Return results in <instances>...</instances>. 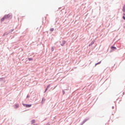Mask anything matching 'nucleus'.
<instances>
[{"mask_svg":"<svg viewBox=\"0 0 125 125\" xmlns=\"http://www.w3.org/2000/svg\"><path fill=\"white\" fill-rule=\"evenodd\" d=\"M111 49H112V50H115V49H117V48H116V47L114 46H111Z\"/></svg>","mask_w":125,"mask_h":125,"instance_id":"nucleus-4","label":"nucleus"},{"mask_svg":"<svg viewBox=\"0 0 125 125\" xmlns=\"http://www.w3.org/2000/svg\"><path fill=\"white\" fill-rule=\"evenodd\" d=\"M65 43H66V41H62V42L61 45H62V46H63L64 45V44H65Z\"/></svg>","mask_w":125,"mask_h":125,"instance_id":"nucleus-3","label":"nucleus"},{"mask_svg":"<svg viewBox=\"0 0 125 125\" xmlns=\"http://www.w3.org/2000/svg\"><path fill=\"white\" fill-rule=\"evenodd\" d=\"M123 11L124 12H125V6L123 7Z\"/></svg>","mask_w":125,"mask_h":125,"instance_id":"nucleus-9","label":"nucleus"},{"mask_svg":"<svg viewBox=\"0 0 125 125\" xmlns=\"http://www.w3.org/2000/svg\"><path fill=\"white\" fill-rule=\"evenodd\" d=\"M123 19H124V20H125V16H123Z\"/></svg>","mask_w":125,"mask_h":125,"instance_id":"nucleus-14","label":"nucleus"},{"mask_svg":"<svg viewBox=\"0 0 125 125\" xmlns=\"http://www.w3.org/2000/svg\"><path fill=\"white\" fill-rule=\"evenodd\" d=\"M50 86V85H48L47 87V88H48V87Z\"/></svg>","mask_w":125,"mask_h":125,"instance_id":"nucleus-15","label":"nucleus"},{"mask_svg":"<svg viewBox=\"0 0 125 125\" xmlns=\"http://www.w3.org/2000/svg\"><path fill=\"white\" fill-rule=\"evenodd\" d=\"M38 125V124H36V125Z\"/></svg>","mask_w":125,"mask_h":125,"instance_id":"nucleus-16","label":"nucleus"},{"mask_svg":"<svg viewBox=\"0 0 125 125\" xmlns=\"http://www.w3.org/2000/svg\"><path fill=\"white\" fill-rule=\"evenodd\" d=\"M4 19H5V17L4 16V17H3L1 19V21L2 22V21H4Z\"/></svg>","mask_w":125,"mask_h":125,"instance_id":"nucleus-6","label":"nucleus"},{"mask_svg":"<svg viewBox=\"0 0 125 125\" xmlns=\"http://www.w3.org/2000/svg\"><path fill=\"white\" fill-rule=\"evenodd\" d=\"M125 16V14H124Z\"/></svg>","mask_w":125,"mask_h":125,"instance_id":"nucleus-17","label":"nucleus"},{"mask_svg":"<svg viewBox=\"0 0 125 125\" xmlns=\"http://www.w3.org/2000/svg\"><path fill=\"white\" fill-rule=\"evenodd\" d=\"M23 106L24 107H26V108H30V107H31L32 104H23Z\"/></svg>","mask_w":125,"mask_h":125,"instance_id":"nucleus-2","label":"nucleus"},{"mask_svg":"<svg viewBox=\"0 0 125 125\" xmlns=\"http://www.w3.org/2000/svg\"><path fill=\"white\" fill-rule=\"evenodd\" d=\"M12 17V15L10 14L5 15V19H8V18H11Z\"/></svg>","mask_w":125,"mask_h":125,"instance_id":"nucleus-1","label":"nucleus"},{"mask_svg":"<svg viewBox=\"0 0 125 125\" xmlns=\"http://www.w3.org/2000/svg\"><path fill=\"white\" fill-rule=\"evenodd\" d=\"M54 48H53V47H51V51H54Z\"/></svg>","mask_w":125,"mask_h":125,"instance_id":"nucleus-10","label":"nucleus"},{"mask_svg":"<svg viewBox=\"0 0 125 125\" xmlns=\"http://www.w3.org/2000/svg\"><path fill=\"white\" fill-rule=\"evenodd\" d=\"M18 107H19V104H16L15 105V108L16 109H17V108H18Z\"/></svg>","mask_w":125,"mask_h":125,"instance_id":"nucleus-5","label":"nucleus"},{"mask_svg":"<svg viewBox=\"0 0 125 125\" xmlns=\"http://www.w3.org/2000/svg\"><path fill=\"white\" fill-rule=\"evenodd\" d=\"M50 31H51V32H53V31H54V28H51Z\"/></svg>","mask_w":125,"mask_h":125,"instance_id":"nucleus-8","label":"nucleus"},{"mask_svg":"<svg viewBox=\"0 0 125 125\" xmlns=\"http://www.w3.org/2000/svg\"><path fill=\"white\" fill-rule=\"evenodd\" d=\"M47 89H48V88H46V89H45V92H46V91H47Z\"/></svg>","mask_w":125,"mask_h":125,"instance_id":"nucleus-13","label":"nucleus"},{"mask_svg":"<svg viewBox=\"0 0 125 125\" xmlns=\"http://www.w3.org/2000/svg\"><path fill=\"white\" fill-rule=\"evenodd\" d=\"M101 63V62H98V63H96V65H98V64H100Z\"/></svg>","mask_w":125,"mask_h":125,"instance_id":"nucleus-12","label":"nucleus"},{"mask_svg":"<svg viewBox=\"0 0 125 125\" xmlns=\"http://www.w3.org/2000/svg\"><path fill=\"white\" fill-rule=\"evenodd\" d=\"M36 123V120H32V121H31V123L32 124H35Z\"/></svg>","mask_w":125,"mask_h":125,"instance_id":"nucleus-7","label":"nucleus"},{"mask_svg":"<svg viewBox=\"0 0 125 125\" xmlns=\"http://www.w3.org/2000/svg\"><path fill=\"white\" fill-rule=\"evenodd\" d=\"M28 60H29V61H31L32 60H33V59H32V58H28Z\"/></svg>","mask_w":125,"mask_h":125,"instance_id":"nucleus-11","label":"nucleus"}]
</instances>
